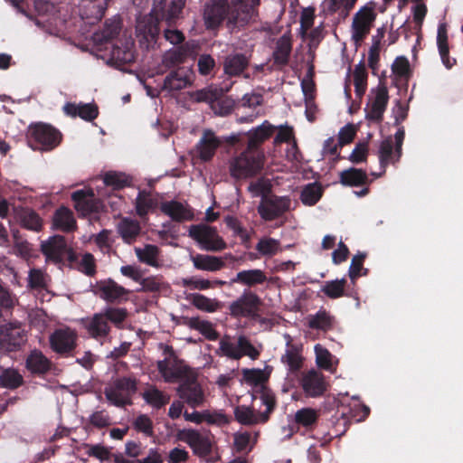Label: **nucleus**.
Listing matches in <instances>:
<instances>
[{
	"mask_svg": "<svg viewBox=\"0 0 463 463\" xmlns=\"http://www.w3.org/2000/svg\"><path fill=\"white\" fill-rule=\"evenodd\" d=\"M260 0H210L203 8L206 29H217L223 22L229 29L244 26L256 14Z\"/></svg>",
	"mask_w": 463,
	"mask_h": 463,
	"instance_id": "obj_1",
	"label": "nucleus"
},
{
	"mask_svg": "<svg viewBox=\"0 0 463 463\" xmlns=\"http://www.w3.org/2000/svg\"><path fill=\"white\" fill-rule=\"evenodd\" d=\"M184 6V0H154L149 14L137 15L136 33L140 44L146 49L153 47L159 34V19L165 20L168 24L175 23Z\"/></svg>",
	"mask_w": 463,
	"mask_h": 463,
	"instance_id": "obj_2",
	"label": "nucleus"
},
{
	"mask_svg": "<svg viewBox=\"0 0 463 463\" xmlns=\"http://www.w3.org/2000/svg\"><path fill=\"white\" fill-rule=\"evenodd\" d=\"M159 347L164 358L157 362V369L165 382L181 383L194 372L177 357L172 346L160 344Z\"/></svg>",
	"mask_w": 463,
	"mask_h": 463,
	"instance_id": "obj_3",
	"label": "nucleus"
},
{
	"mask_svg": "<svg viewBox=\"0 0 463 463\" xmlns=\"http://www.w3.org/2000/svg\"><path fill=\"white\" fill-rule=\"evenodd\" d=\"M264 165V154L260 149L247 147L230 161V173L235 179L250 178L258 175Z\"/></svg>",
	"mask_w": 463,
	"mask_h": 463,
	"instance_id": "obj_4",
	"label": "nucleus"
},
{
	"mask_svg": "<svg viewBox=\"0 0 463 463\" xmlns=\"http://www.w3.org/2000/svg\"><path fill=\"white\" fill-rule=\"evenodd\" d=\"M254 402L260 400V404L266 407L262 412L257 411L255 405L251 407L246 405L237 406L234 410L235 419L243 425H255L264 423L268 420L269 413L275 407V399L272 392H263L260 397L254 396Z\"/></svg>",
	"mask_w": 463,
	"mask_h": 463,
	"instance_id": "obj_5",
	"label": "nucleus"
},
{
	"mask_svg": "<svg viewBox=\"0 0 463 463\" xmlns=\"http://www.w3.org/2000/svg\"><path fill=\"white\" fill-rule=\"evenodd\" d=\"M260 349L261 346H254L244 335H238L236 342H232V337L226 335L221 338L216 353L232 360H240L243 356L256 360L260 354Z\"/></svg>",
	"mask_w": 463,
	"mask_h": 463,
	"instance_id": "obj_6",
	"label": "nucleus"
},
{
	"mask_svg": "<svg viewBox=\"0 0 463 463\" xmlns=\"http://www.w3.org/2000/svg\"><path fill=\"white\" fill-rule=\"evenodd\" d=\"M285 352L280 357V362L287 371L286 382L289 387H295L299 381V373L303 367L304 356L301 344L292 342L289 335H285Z\"/></svg>",
	"mask_w": 463,
	"mask_h": 463,
	"instance_id": "obj_7",
	"label": "nucleus"
},
{
	"mask_svg": "<svg viewBox=\"0 0 463 463\" xmlns=\"http://www.w3.org/2000/svg\"><path fill=\"white\" fill-rule=\"evenodd\" d=\"M137 379L133 376L116 378L105 387V397L111 404L117 407L130 404L132 395L137 391Z\"/></svg>",
	"mask_w": 463,
	"mask_h": 463,
	"instance_id": "obj_8",
	"label": "nucleus"
},
{
	"mask_svg": "<svg viewBox=\"0 0 463 463\" xmlns=\"http://www.w3.org/2000/svg\"><path fill=\"white\" fill-rule=\"evenodd\" d=\"M29 142L33 149L49 151L56 147L61 139V133L47 124H36L29 130Z\"/></svg>",
	"mask_w": 463,
	"mask_h": 463,
	"instance_id": "obj_9",
	"label": "nucleus"
},
{
	"mask_svg": "<svg viewBox=\"0 0 463 463\" xmlns=\"http://www.w3.org/2000/svg\"><path fill=\"white\" fill-rule=\"evenodd\" d=\"M189 236L205 250L220 251L226 248V243L218 235L217 231L205 224L192 225L189 228Z\"/></svg>",
	"mask_w": 463,
	"mask_h": 463,
	"instance_id": "obj_10",
	"label": "nucleus"
},
{
	"mask_svg": "<svg viewBox=\"0 0 463 463\" xmlns=\"http://www.w3.org/2000/svg\"><path fill=\"white\" fill-rule=\"evenodd\" d=\"M261 304L254 292L244 289L241 295L229 304L228 309L232 317H255Z\"/></svg>",
	"mask_w": 463,
	"mask_h": 463,
	"instance_id": "obj_11",
	"label": "nucleus"
},
{
	"mask_svg": "<svg viewBox=\"0 0 463 463\" xmlns=\"http://www.w3.org/2000/svg\"><path fill=\"white\" fill-rule=\"evenodd\" d=\"M388 101V89L383 83L380 82L370 91L369 101L365 108L366 119L380 123L383 119Z\"/></svg>",
	"mask_w": 463,
	"mask_h": 463,
	"instance_id": "obj_12",
	"label": "nucleus"
},
{
	"mask_svg": "<svg viewBox=\"0 0 463 463\" xmlns=\"http://www.w3.org/2000/svg\"><path fill=\"white\" fill-rule=\"evenodd\" d=\"M41 248L46 260L54 263H62L65 260L69 261L75 260L74 252L62 236L55 235L50 238L42 243Z\"/></svg>",
	"mask_w": 463,
	"mask_h": 463,
	"instance_id": "obj_13",
	"label": "nucleus"
},
{
	"mask_svg": "<svg viewBox=\"0 0 463 463\" xmlns=\"http://www.w3.org/2000/svg\"><path fill=\"white\" fill-rule=\"evenodd\" d=\"M196 377L195 372L190 373L187 378L179 383L176 389L180 399L192 408L203 406L205 401L204 392Z\"/></svg>",
	"mask_w": 463,
	"mask_h": 463,
	"instance_id": "obj_14",
	"label": "nucleus"
},
{
	"mask_svg": "<svg viewBox=\"0 0 463 463\" xmlns=\"http://www.w3.org/2000/svg\"><path fill=\"white\" fill-rule=\"evenodd\" d=\"M80 323L90 338L101 345L110 341L111 326L102 312L81 318Z\"/></svg>",
	"mask_w": 463,
	"mask_h": 463,
	"instance_id": "obj_15",
	"label": "nucleus"
},
{
	"mask_svg": "<svg viewBox=\"0 0 463 463\" xmlns=\"http://www.w3.org/2000/svg\"><path fill=\"white\" fill-rule=\"evenodd\" d=\"M291 207V200L288 196H263L258 206V213L265 221H273L282 216Z\"/></svg>",
	"mask_w": 463,
	"mask_h": 463,
	"instance_id": "obj_16",
	"label": "nucleus"
},
{
	"mask_svg": "<svg viewBox=\"0 0 463 463\" xmlns=\"http://www.w3.org/2000/svg\"><path fill=\"white\" fill-rule=\"evenodd\" d=\"M77 340L76 330L69 326L55 329L49 337L52 350L60 354H71L77 345Z\"/></svg>",
	"mask_w": 463,
	"mask_h": 463,
	"instance_id": "obj_17",
	"label": "nucleus"
},
{
	"mask_svg": "<svg viewBox=\"0 0 463 463\" xmlns=\"http://www.w3.org/2000/svg\"><path fill=\"white\" fill-rule=\"evenodd\" d=\"M26 341L25 330L20 322H10L2 326L0 345L8 352L14 351Z\"/></svg>",
	"mask_w": 463,
	"mask_h": 463,
	"instance_id": "obj_18",
	"label": "nucleus"
},
{
	"mask_svg": "<svg viewBox=\"0 0 463 463\" xmlns=\"http://www.w3.org/2000/svg\"><path fill=\"white\" fill-rule=\"evenodd\" d=\"M130 291L113 279L101 280L97 283L95 294L109 303L120 304L128 299Z\"/></svg>",
	"mask_w": 463,
	"mask_h": 463,
	"instance_id": "obj_19",
	"label": "nucleus"
},
{
	"mask_svg": "<svg viewBox=\"0 0 463 463\" xmlns=\"http://www.w3.org/2000/svg\"><path fill=\"white\" fill-rule=\"evenodd\" d=\"M183 440L199 457H206L212 452L213 437L207 432L189 430L184 432Z\"/></svg>",
	"mask_w": 463,
	"mask_h": 463,
	"instance_id": "obj_20",
	"label": "nucleus"
},
{
	"mask_svg": "<svg viewBox=\"0 0 463 463\" xmlns=\"http://www.w3.org/2000/svg\"><path fill=\"white\" fill-rule=\"evenodd\" d=\"M194 71L185 67L172 71L164 80L163 90L169 92L179 91L190 87L194 82Z\"/></svg>",
	"mask_w": 463,
	"mask_h": 463,
	"instance_id": "obj_21",
	"label": "nucleus"
},
{
	"mask_svg": "<svg viewBox=\"0 0 463 463\" xmlns=\"http://www.w3.org/2000/svg\"><path fill=\"white\" fill-rule=\"evenodd\" d=\"M374 19V13L366 7L360 9L354 14L352 23V39L356 43L362 42L369 33Z\"/></svg>",
	"mask_w": 463,
	"mask_h": 463,
	"instance_id": "obj_22",
	"label": "nucleus"
},
{
	"mask_svg": "<svg viewBox=\"0 0 463 463\" xmlns=\"http://www.w3.org/2000/svg\"><path fill=\"white\" fill-rule=\"evenodd\" d=\"M76 211L82 216L95 213L99 209V202L91 189H81L71 194Z\"/></svg>",
	"mask_w": 463,
	"mask_h": 463,
	"instance_id": "obj_23",
	"label": "nucleus"
},
{
	"mask_svg": "<svg viewBox=\"0 0 463 463\" xmlns=\"http://www.w3.org/2000/svg\"><path fill=\"white\" fill-rule=\"evenodd\" d=\"M298 383L306 395L309 397L322 395L326 388L323 374L314 369L305 373Z\"/></svg>",
	"mask_w": 463,
	"mask_h": 463,
	"instance_id": "obj_24",
	"label": "nucleus"
},
{
	"mask_svg": "<svg viewBox=\"0 0 463 463\" xmlns=\"http://www.w3.org/2000/svg\"><path fill=\"white\" fill-rule=\"evenodd\" d=\"M109 0H81L79 5L80 15L88 24L99 21L108 7Z\"/></svg>",
	"mask_w": 463,
	"mask_h": 463,
	"instance_id": "obj_25",
	"label": "nucleus"
},
{
	"mask_svg": "<svg viewBox=\"0 0 463 463\" xmlns=\"http://www.w3.org/2000/svg\"><path fill=\"white\" fill-rule=\"evenodd\" d=\"M222 141L211 129H205L196 144V152L202 161L211 160Z\"/></svg>",
	"mask_w": 463,
	"mask_h": 463,
	"instance_id": "obj_26",
	"label": "nucleus"
},
{
	"mask_svg": "<svg viewBox=\"0 0 463 463\" xmlns=\"http://www.w3.org/2000/svg\"><path fill=\"white\" fill-rule=\"evenodd\" d=\"M163 213L169 216L173 221L182 222L191 221L194 218L192 209L186 204L177 201L164 202L160 205Z\"/></svg>",
	"mask_w": 463,
	"mask_h": 463,
	"instance_id": "obj_27",
	"label": "nucleus"
},
{
	"mask_svg": "<svg viewBox=\"0 0 463 463\" xmlns=\"http://www.w3.org/2000/svg\"><path fill=\"white\" fill-rule=\"evenodd\" d=\"M63 112L71 118L80 117L86 121H92L98 117V107L94 103L67 102L63 106Z\"/></svg>",
	"mask_w": 463,
	"mask_h": 463,
	"instance_id": "obj_28",
	"label": "nucleus"
},
{
	"mask_svg": "<svg viewBox=\"0 0 463 463\" xmlns=\"http://www.w3.org/2000/svg\"><path fill=\"white\" fill-rule=\"evenodd\" d=\"M292 51V37L289 33H284L279 37L272 52L274 64L282 67L288 64Z\"/></svg>",
	"mask_w": 463,
	"mask_h": 463,
	"instance_id": "obj_29",
	"label": "nucleus"
},
{
	"mask_svg": "<svg viewBox=\"0 0 463 463\" xmlns=\"http://www.w3.org/2000/svg\"><path fill=\"white\" fill-rule=\"evenodd\" d=\"M250 63V57L243 53H231L223 61V71L230 77L241 75Z\"/></svg>",
	"mask_w": 463,
	"mask_h": 463,
	"instance_id": "obj_30",
	"label": "nucleus"
},
{
	"mask_svg": "<svg viewBox=\"0 0 463 463\" xmlns=\"http://www.w3.org/2000/svg\"><path fill=\"white\" fill-rule=\"evenodd\" d=\"M121 31V22L117 16L106 21L102 30L93 33L92 39L96 44H103L116 38Z\"/></svg>",
	"mask_w": 463,
	"mask_h": 463,
	"instance_id": "obj_31",
	"label": "nucleus"
},
{
	"mask_svg": "<svg viewBox=\"0 0 463 463\" xmlns=\"http://www.w3.org/2000/svg\"><path fill=\"white\" fill-rule=\"evenodd\" d=\"M379 159L383 171L380 174L372 173L375 177L381 176L385 172L387 165L394 164L399 161V159H397L396 146L392 137H388L381 142L379 146Z\"/></svg>",
	"mask_w": 463,
	"mask_h": 463,
	"instance_id": "obj_32",
	"label": "nucleus"
},
{
	"mask_svg": "<svg viewBox=\"0 0 463 463\" xmlns=\"http://www.w3.org/2000/svg\"><path fill=\"white\" fill-rule=\"evenodd\" d=\"M267 280V277L261 269H244L239 271L230 281L231 284L238 283L249 288L263 284Z\"/></svg>",
	"mask_w": 463,
	"mask_h": 463,
	"instance_id": "obj_33",
	"label": "nucleus"
},
{
	"mask_svg": "<svg viewBox=\"0 0 463 463\" xmlns=\"http://www.w3.org/2000/svg\"><path fill=\"white\" fill-rule=\"evenodd\" d=\"M117 231L124 242H134L141 232L140 223L137 220L123 218L117 225Z\"/></svg>",
	"mask_w": 463,
	"mask_h": 463,
	"instance_id": "obj_34",
	"label": "nucleus"
},
{
	"mask_svg": "<svg viewBox=\"0 0 463 463\" xmlns=\"http://www.w3.org/2000/svg\"><path fill=\"white\" fill-rule=\"evenodd\" d=\"M194 267L200 270L217 271L224 268L225 262L222 257L197 254L192 257Z\"/></svg>",
	"mask_w": 463,
	"mask_h": 463,
	"instance_id": "obj_35",
	"label": "nucleus"
},
{
	"mask_svg": "<svg viewBox=\"0 0 463 463\" xmlns=\"http://www.w3.org/2000/svg\"><path fill=\"white\" fill-rule=\"evenodd\" d=\"M50 283L49 275L42 269L33 268L28 271L27 288L43 292L47 291Z\"/></svg>",
	"mask_w": 463,
	"mask_h": 463,
	"instance_id": "obj_36",
	"label": "nucleus"
},
{
	"mask_svg": "<svg viewBox=\"0 0 463 463\" xmlns=\"http://www.w3.org/2000/svg\"><path fill=\"white\" fill-rule=\"evenodd\" d=\"M437 45L444 66L447 69L452 68L456 61L449 56L448 33L445 23L439 24L438 26Z\"/></svg>",
	"mask_w": 463,
	"mask_h": 463,
	"instance_id": "obj_37",
	"label": "nucleus"
},
{
	"mask_svg": "<svg viewBox=\"0 0 463 463\" xmlns=\"http://www.w3.org/2000/svg\"><path fill=\"white\" fill-rule=\"evenodd\" d=\"M232 83L225 88L207 87L190 93V98L196 102L213 103L216 101L224 92H228Z\"/></svg>",
	"mask_w": 463,
	"mask_h": 463,
	"instance_id": "obj_38",
	"label": "nucleus"
},
{
	"mask_svg": "<svg viewBox=\"0 0 463 463\" xmlns=\"http://www.w3.org/2000/svg\"><path fill=\"white\" fill-rule=\"evenodd\" d=\"M307 325L312 329L328 331L334 327L335 317L326 309H320L316 314L307 317Z\"/></svg>",
	"mask_w": 463,
	"mask_h": 463,
	"instance_id": "obj_39",
	"label": "nucleus"
},
{
	"mask_svg": "<svg viewBox=\"0 0 463 463\" xmlns=\"http://www.w3.org/2000/svg\"><path fill=\"white\" fill-rule=\"evenodd\" d=\"M50 360L38 350L31 352L26 359V367L33 373L43 374L51 369Z\"/></svg>",
	"mask_w": 463,
	"mask_h": 463,
	"instance_id": "obj_40",
	"label": "nucleus"
},
{
	"mask_svg": "<svg viewBox=\"0 0 463 463\" xmlns=\"http://www.w3.org/2000/svg\"><path fill=\"white\" fill-rule=\"evenodd\" d=\"M275 128L276 127L265 120L260 126L249 132L250 138L247 147L259 149V144L268 139L272 135Z\"/></svg>",
	"mask_w": 463,
	"mask_h": 463,
	"instance_id": "obj_41",
	"label": "nucleus"
},
{
	"mask_svg": "<svg viewBox=\"0 0 463 463\" xmlns=\"http://www.w3.org/2000/svg\"><path fill=\"white\" fill-rule=\"evenodd\" d=\"M135 253L140 262L151 267H159L160 250L157 246L146 244L144 247H136Z\"/></svg>",
	"mask_w": 463,
	"mask_h": 463,
	"instance_id": "obj_42",
	"label": "nucleus"
},
{
	"mask_svg": "<svg viewBox=\"0 0 463 463\" xmlns=\"http://www.w3.org/2000/svg\"><path fill=\"white\" fill-rule=\"evenodd\" d=\"M53 226L62 232H71L76 228V221L71 210L65 207L58 209L53 215Z\"/></svg>",
	"mask_w": 463,
	"mask_h": 463,
	"instance_id": "obj_43",
	"label": "nucleus"
},
{
	"mask_svg": "<svg viewBox=\"0 0 463 463\" xmlns=\"http://www.w3.org/2000/svg\"><path fill=\"white\" fill-rule=\"evenodd\" d=\"M186 325L194 330L199 331L206 339L210 341L217 340L219 334L214 329L213 323L199 317H190Z\"/></svg>",
	"mask_w": 463,
	"mask_h": 463,
	"instance_id": "obj_44",
	"label": "nucleus"
},
{
	"mask_svg": "<svg viewBox=\"0 0 463 463\" xmlns=\"http://www.w3.org/2000/svg\"><path fill=\"white\" fill-rule=\"evenodd\" d=\"M24 383L23 375L14 368L0 367V386L7 389H16Z\"/></svg>",
	"mask_w": 463,
	"mask_h": 463,
	"instance_id": "obj_45",
	"label": "nucleus"
},
{
	"mask_svg": "<svg viewBox=\"0 0 463 463\" xmlns=\"http://www.w3.org/2000/svg\"><path fill=\"white\" fill-rule=\"evenodd\" d=\"M188 55L187 48L180 46L166 51L162 57V65L166 69L174 68L184 62Z\"/></svg>",
	"mask_w": 463,
	"mask_h": 463,
	"instance_id": "obj_46",
	"label": "nucleus"
},
{
	"mask_svg": "<svg viewBox=\"0 0 463 463\" xmlns=\"http://www.w3.org/2000/svg\"><path fill=\"white\" fill-rule=\"evenodd\" d=\"M143 398L146 403L155 409H161L170 401V396L154 386L148 387L143 392Z\"/></svg>",
	"mask_w": 463,
	"mask_h": 463,
	"instance_id": "obj_47",
	"label": "nucleus"
},
{
	"mask_svg": "<svg viewBox=\"0 0 463 463\" xmlns=\"http://www.w3.org/2000/svg\"><path fill=\"white\" fill-rule=\"evenodd\" d=\"M137 214L144 218L157 205V201L145 191L139 192L135 202Z\"/></svg>",
	"mask_w": 463,
	"mask_h": 463,
	"instance_id": "obj_48",
	"label": "nucleus"
},
{
	"mask_svg": "<svg viewBox=\"0 0 463 463\" xmlns=\"http://www.w3.org/2000/svg\"><path fill=\"white\" fill-rule=\"evenodd\" d=\"M341 183L345 185L358 186L367 180L366 172L362 169L349 168L340 173Z\"/></svg>",
	"mask_w": 463,
	"mask_h": 463,
	"instance_id": "obj_49",
	"label": "nucleus"
},
{
	"mask_svg": "<svg viewBox=\"0 0 463 463\" xmlns=\"http://www.w3.org/2000/svg\"><path fill=\"white\" fill-rule=\"evenodd\" d=\"M258 433L237 432L234 434V447L240 453L250 452L257 441Z\"/></svg>",
	"mask_w": 463,
	"mask_h": 463,
	"instance_id": "obj_50",
	"label": "nucleus"
},
{
	"mask_svg": "<svg viewBox=\"0 0 463 463\" xmlns=\"http://www.w3.org/2000/svg\"><path fill=\"white\" fill-rule=\"evenodd\" d=\"M108 319V323L111 322L117 328L122 329L125 326V321L128 317V312L124 307H106L101 311Z\"/></svg>",
	"mask_w": 463,
	"mask_h": 463,
	"instance_id": "obj_51",
	"label": "nucleus"
},
{
	"mask_svg": "<svg viewBox=\"0 0 463 463\" xmlns=\"http://www.w3.org/2000/svg\"><path fill=\"white\" fill-rule=\"evenodd\" d=\"M18 219L25 229L38 232L42 228V221L39 215L30 209H23L18 213Z\"/></svg>",
	"mask_w": 463,
	"mask_h": 463,
	"instance_id": "obj_52",
	"label": "nucleus"
},
{
	"mask_svg": "<svg viewBox=\"0 0 463 463\" xmlns=\"http://www.w3.org/2000/svg\"><path fill=\"white\" fill-rule=\"evenodd\" d=\"M242 374H243L244 380L247 383H249L250 384L257 385V386L260 385V392L259 394H256L258 397H260V393L265 392V391L269 392H271L269 390H267L263 386L264 382L269 377V375L263 370H260V369H243L242 370Z\"/></svg>",
	"mask_w": 463,
	"mask_h": 463,
	"instance_id": "obj_53",
	"label": "nucleus"
},
{
	"mask_svg": "<svg viewBox=\"0 0 463 463\" xmlns=\"http://www.w3.org/2000/svg\"><path fill=\"white\" fill-rule=\"evenodd\" d=\"M321 196L322 187L317 183H312L303 188L300 199L304 204L311 206L316 204Z\"/></svg>",
	"mask_w": 463,
	"mask_h": 463,
	"instance_id": "obj_54",
	"label": "nucleus"
},
{
	"mask_svg": "<svg viewBox=\"0 0 463 463\" xmlns=\"http://www.w3.org/2000/svg\"><path fill=\"white\" fill-rule=\"evenodd\" d=\"M357 0H326L325 4L330 13H339V15L345 18L354 6Z\"/></svg>",
	"mask_w": 463,
	"mask_h": 463,
	"instance_id": "obj_55",
	"label": "nucleus"
},
{
	"mask_svg": "<svg viewBox=\"0 0 463 463\" xmlns=\"http://www.w3.org/2000/svg\"><path fill=\"white\" fill-rule=\"evenodd\" d=\"M353 74L355 93L361 98L364 94L367 86V72L364 65L362 62L357 64Z\"/></svg>",
	"mask_w": 463,
	"mask_h": 463,
	"instance_id": "obj_56",
	"label": "nucleus"
},
{
	"mask_svg": "<svg viewBox=\"0 0 463 463\" xmlns=\"http://www.w3.org/2000/svg\"><path fill=\"white\" fill-rule=\"evenodd\" d=\"M131 46L132 43L130 41H127L123 48L113 45L111 58L122 63H130L134 61V53Z\"/></svg>",
	"mask_w": 463,
	"mask_h": 463,
	"instance_id": "obj_57",
	"label": "nucleus"
},
{
	"mask_svg": "<svg viewBox=\"0 0 463 463\" xmlns=\"http://www.w3.org/2000/svg\"><path fill=\"white\" fill-rule=\"evenodd\" d=\"M190 300L196 308L203 311L214 312L219 307V303L216 299L209 298L201 294H192Z\"/></svg>",
	"mask_w": 463,
	"mask_h": 463,
	"instance_id": "obj_58",
	"label": "nucleus"
},
{
	"mask_svg": "<svg viewBox=\"0 0 463 463\" xmlns=\"http://www.w3.org/2000/svg\"><path fill=\"white\" fill-rule=\"evenodd\" d=\"M280 243L273 238H262L256 244V250L262 256H273L279 250Z\"/></svg>",
	"mask_w": 463,
	"mask_h": 463,
	"instance_id": "obj_59",
	"label": "nucleus"
},
{
	"mask_svg": "<svg viewBox=\"0 0 463 463\" xmlns=\"http://www.w3.org/2000/svg\"><path fill=\"white\" fill-rule=\"evenodd\" d=\"M346 280L345 279L326 281L322 288L324 292L330 298H338L343 296Z\"/></svg>",
	"mask_w": 463,
	"mask_h": 463,
	"instance_id": "obj_60",
	"label": "nucleus"
},
{
	"mask_svg": "<svg viewBox=\"0 0 463 463\" xmlns=\"http://www.w3.org/2000/svg\"><path fill=\"white\" fill-rule=\"evenodd\" d=\"M317 420V412L311 408H303L298 410L295 414V421L298 425L310 427Z\"/></svg>",
	"mask_w": 463,
	"mask_h": 463,
	"instance_id": "obj_61",
	"label": "nucleus"
},
{
	"mask_svg": "<svg viewBox=\"0 0 463 463\" xmlns=\"http://www.w3.org/2000/svg\"><path fill=\"white\" fill-rule=\"evenodd\" d=\"M316 362L317 364L325 370L332 371V354L329 351L317 344L315 345Z\"/></svg>",
	"mask_w": 463,
	"mask_h": 463,
	"instance_id": "obj_62",
	"label": "nucleus"
},
{
	"mask_svg": "<svg viewBox=\"0 0 463 463\" xmlns=\"http://www.w3.org/2000/svg\"><path fill=\"white\" fill-rule=\"evenodd\" d=\"M135 430L146 437L154 436V424L152 420L146 414L138 415L133 421Z\"/></svg>",
	"mask_w": 463,
	"mask_h": 463,
	"instance_id": "obj_63",
	"label": "nucleus"
},
{
	"mask_svg": "<svg viewBox=\"0 0 463 463\" xmlns=\"http://www.w3.org/2000/svg\"><path fill=\"white\" fill-rule=\"evenodd\" d=\"M14 253L19 257L26 259L31 255V246L29 242L18 235V231H13Z\"/></svg>",
	"mask_w": 463,
	"mask_h": 463,
	"instance_id": "obj_64",
	"label": "nucleus"
}]
</instances>
